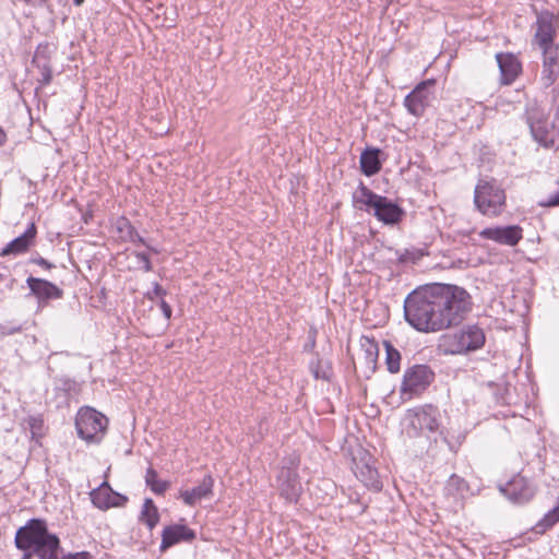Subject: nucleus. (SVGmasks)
<instances>
[{
  "mask_svg": "<svg viewBox=\"0 0 559 559\" xmlns=\"http://www.w3.org/2000/svg\"><path fill=\"white\" fill-rule=\"evenodd\" d=\"M559 522V506L547 512L533 527L536 534H544Z\"/></svg>",
  "mask_w": 559,
  "mask_h": 559,
  "instance_id": "bb28decb",
  "label": "nucleus"
},
{
  "mask_svg": "<svg viewBox=\"0 0 559 559\" xmlns=\"http://www.w3.org/2000/svg\"><path fill=\"white\" fill-rule=\"evenodd\" d=\"M118 229L121 233L126 231L131 242L142 243L146 246L144 238L139 235L136 229L131 225V223L127 218L122 217L118 221Z\"/></svg>",
  "mask_w": 559,
  "mask_h": 559,
  "instance_id": "c85d7f7f",
  "label": "nucleus"
},
{
  "mask_svg": "<svg viewBox=\"0 0 559 559\" xmlns=\"http://www.w3.org/2000/svg\"><path fill=\"white\" fill-rule=\"evenodd\" d=\"M26 3L31 4V5H34V7H37V5H43L44 3H46L48 0H24Z\"/></svg>",
  "mask_w": 559,
  "mask_h": 559,
  "instance_id": "a19ab883",
  "label": "nucleus"
},
{
  "mask_svg": "<svg viewBox=\"0 0 559 559\" xmlns=\"http://www.w3.org/2000/svg\"><path fill=\"white\" fill-rule=\"evenodd\" d=\"M354 201L365 205L367 212H371L374 217L384 225H397L405 216L404 209L391 199L380 195L362 182L359 183L354 193Z\"/></svg>",
  "mask_w": 559,
  "mask_h": 559,
  "instance_id": "7ed1b4c3",
  "label": "nucleus"
},
{
  "mask_svg": "<svg viewBox=\"0 0 559 559\" xmlns=\"http://www.w3.org/2000/svg\"><path fill=\"white\" fill-rule=\"evenodd\" d=\"M557 17L549 11L537 14L535 40L538 46L554 44Z\"/></svg>",
  "mask_w": 559,
  "mask_h": 559,
  "instance_id": "dca6fc26",
  "label": "nucleus"
},
{
  "mask_svg": "<svg viewBox=\"0 0 559 559\" xmlns=\"http://www.w3.org/2000/svg\"><path fill=\"white\" fill-rule=\"evenodd\" d=\"M91 500L96 508L107 510L109 508L124 506L128 498L114 491L109 484L104 481L98 488L91 492Z\"/></svg>",
  "mask_w": 559,
  "mask_h": 559,
  "instance_id": "ddd939ff",
  "label": "nucleus"
},
{
  "mask_svg": "<svg viewBox=\"0 0 559 559\" xmlns=\"http://www.w3.org/2000/svg\"><path fill=\"white\" fill-rule=\"evenodd\" d=\"M411 425L415 429L436 432L440 427V413L437 407L426 405L414 413Z\"/></svg>",
  "mask_w": 559,
  "mask_h": 559,
  "instance_id": "f3484780",
  "label": "nucleus"
},
{
  "mask_svg": "<svg viewBox=\"0 0 559 559\" xmlns=\"http://www.w3.org/2000/svg\"><path fill=\"white\" fill-rule=\"evenodd\" d=\"M361 350L364 353V359L366 364L372 369H376L377 359L379 355V347L378 344L369 338V337H362L360 341Z\"/></svg>",
  "mask_w": 559,
  "mask_h": 559,
  "instance_id": "5701e85b",
  "label": "nucleus"
},
{
  "mask_svg": "<svg viewBox=\"0 0 559 559\" xmlns=\"http://www.w3.org/2000/svg\"><path fill=\"white\" fill-rule=\"evenodd\" d=\"M14 544L19 550L33 549L38 559H58L60 539L43 519L33 518L17 528Z\"/></svg>",
  "mask_w": 559,
  "mask_h": 559,
  "instance_id": "f03ea898",
  "label": "nucleus"
},
{
  "mask_svg": "<svg viewBox=\"0 0 559 559\" xmlns=\"http://www.w3.org/2000/svg\"><path fill=\"white\" fill-rule=\"evenodd\" d=\"M276 481L281 496L289 502H297L302 489L297 469L282 467Z\"/></svg>",
  "mask_w": 559,
  "mask_h": 559,
  "instance_id": "f8f14e48",
  "label": "nucleus"
},
{
  "mask_svg": "<svg viewBox=\"0 0 559 559\" xmlns=\"http://www.w3.org/2000/svg\"><path fill=\"white\" fill-rule=\"evenodd\" d=\"M451 480H452V481H456V483H459V481H461V478H460V477H457L456 475H452V476H451Z\"/></svg>",
  "mask_w": 559,
  "mask_h": 559,
  "instance_id": "37998d69",
  "label": "nucleus"
},
{
  "mask_svg": "<svg viewBox=\"0 0 559 559\" xmlns=\"http://www.w3.org/2000/svg\"><path fill=\"white\" fill-rule=\"evenodd\" d=\"M381 150L378 147H366L359 158L360 170L367 176L371 177L378 174L381 170L382 163L380 160Z\"/></svg>",
  "mask_w": 559,
  "mask_h": 559,
  "instance_id": "412c9836",
  "label": "nucleus"
},
{
  "mask_svg": "<svg viewBox=\"0 0 559 559\" xmlns=\"http://www.w3.org/2000/svg\"><path fill=\"white\" fill-rule=\"evenodd\" d=\"M141 521L144 522L150 530H153L159 521L158 510L151 498L145 499L143 503Z\"/></svg>",
  "mask_w": 559,
  "mask_h": 559,
  "instance_id": "b1692460",
  "label": "nucleus"
},
{
  "mask_svg": "<svg viewBox=\"0 0 559 559\" xmlns=\"http://www.w3.org/2000/svg\"><path fill=\"white\" fill-rule=\"evenodd\" d=\"M383 345L385 347V365L388 371L391 373H396L401 369V354L400 352L389 342L384 341Z\"/></svg>",
  "mask_w": 559,
  "mask_h": 559,
  "instance_id": "393cba45",
  "label": "nucleus"
},
{
  "mask_svg": "<svg viewBox=\"0 0 559 559\" xmlns=\"http://www.w3.org/2000/svg\"><path fill=\"white\" fill-rule=\"evenodd\" d=\"M485 343V331L478 324H465L440 338V346L450 355H467L483 348Z\"/></svg>",
  "mask_w": 559,
  "mask_h": 559,
  "instance_id": "20e7f679",
  "label": "nucleus"
},
{
  "mask_svg": "<svg viewBox=\"0 0 559 559\" xmlns=\"http://www.w3.org/2000/svg\"><path fill=\"white\" fill-rule=\"evenodd\" d=\"M435 85L433 80H427L419 83L404 99V106L407 111L415 117L424 115L425 109L432 99L431 88Z\"/></svg>",
  "mask_w": 559,
  "mask_h": 559,
  "instance_id": "1a4fd4ad",
  "label": "nucleus"
},
{
  "mask_svg": "<svg viewBox=\"0 0 559 559\" xmlns=\"http://www.w3.org/2000/svg\"><path fill=\"white\" fill-rule=\"evenodd\" d=\"M314 377H316V378H319V377H320V374H319V371H318V370L314 372Z\"/></svg>",
  "mask_w": 559,
  "mask_h": 559,
  "instance_id": "a18cd8bd",
  "label": "nucleus"
},
{
  "mask_svg": "<svg viewBox=\"0 0 559 559\" xmlns=\"http://www.w3.org/2000/svg\"><path fill=\"white\" fill-rule=\"evenodd\" d=\"M26 284L31 293L39 300V302L50 299H59L63 296L61 288L44 278L28 276L26 278Z\"/></svg>",
  "mask_w": 559,
  "mask_h": 559,
  "instance_id": "2eb2a0df",
  "label": "nucleus"
},
{
  "mask_svg": "<svg viewBox=\"0 0 559 559\" xmlns=\"http://www.w3.org/2000/svg\"><path fill=\"white\" fill-rule=\"evenodd\" d=\"M214 479L211 475H205L202 481L192 489L181 490L180 498L189 506H195L201 499L213 495Z\"/></svg>",
  "mask_w": 559,
  "mask_h": 559,
  "instance_id": "6ab92c4d",
  "label": "nucleus"
},
{
  "mask_svg": "<svg viewBox=\"0 0 559 559\" xmlns=\"http://www.w3.org/2000/svg\"><path fill=\"white\" fill-rule=\"evenodd\" d=\"M145 483L146 486L156 495H163L169 487V483L159 479L157 472L152 467L146 469Z\"/></svg>",
  "mask_w": 559,
  "mask_h": 559,
  "instance_id": "a878e982",
  "label": "nucleus"
},
{
  "mask_svg": "<svg viewBox=\"0 0 559 559\" xmlns=\"http://www.w3.org/2000/svg\"><path fill=\"white\" fill-rule=\"evenodd\" d=\"M22 331V326L20 324H14L12 322H7L0 325V335L9 336L15 333H20Z\"/></svg>",
  "mask_w": 559,
  "mask_h": 559,
  "instance_id": "72a5a7b5",
  "label": "nucleus"
},
{
  "mask_svg": "<svg viewBox=\"0 0 559 559\" xmlns=\"http://www.w3.org/2000/svg\"><path fill=\"white\" fill-rule=\"evenodd\" d=\"M23 551V555H22V558L21 559H32L35 554V551L33 549H26V550H22Z\"/></svg>",
  "mask_w": 559,
  "mask_h": 559,
  "instance_id": "ea45409f",
  "label": "nucleus"
},
{
  "mask_svg": "<svg viewBox=\"0 0 559 559\" xmlns=\"http://www.w3.org/2000/svg\"><path fill=\"white\" fill-rule=\"evenodd\" d=\"M500 491L510 501L522 504L528 502L534 497L535 487L527 478L519 474L500 486Z\"/></svg>",
  "mask_w": 559,
  "mask_h": 559,
  "instance_id": "9d476101",
  "label": "nucleus"
},
{
  "mask_svg": "<svg viewBox=\"0 0 559 559\" xmlns=\"http://www.w3.org/2000/svg\"><path fill=\"white\" fill-rule=\"evenodd\" d=\"M472 305L471 295L463 287L431 283L406 296L404 317L419 332H439L459 325L471 312Z\"/></svg>",
  "mask_w": 559,
  "mask_h": 559,
  "instance_id": "f257e3e1",
  "label": "nucleus"
},
{
  "mask_svg": "<svg viewBox=\"0 0 559 559\" xmlns=\"http://www.w3.org/2000/svg\"><path fill=\"white\" fill-rule=\"evenodd\" d=\"M135 258L145 272L152 271V263L150 257L145 252H136Z\"/></svg>",
  "mask_w": 559,
  "mask_h": 559,
  "instance_id": "f704fd0d",
  "label": "nucleus"
},
{
  "mask_svg": "<svg viewBox=\"0 0 559 559\" xmlns=\"http://www.w3.org/2000/svg\"><path fill=\"white\" fill-rule=\"evenodd\" d=\"M159 307H160V310H162L165 319L167 321H169L171 318V314H173V309H171L170 305L168 302H166L164 299H160Z\"/></svg>",
  "mask_w": 559,
  "mask_h": 559,
  "instance_id": "4c0bfd02",
  "label": "nucleus"
},
{
  "mask_svg": "<svg viewBox=\"0 0 559 559\" xmlns=\"http://www.w3.org/2000/svg\"><path fill=\"white\" fill-rule=\"evenodd\" d=\"M51 52V46L48 43L39 44L35 50L33 59L50 60Z\"/></svg>",
  "mask_w": 559,
  "mask_h": 559,
  "instance_id": "473e14b6",
  "label": "nucleus"
},
{
  "mask_svg": "<svg viewBox=\"0 0 559 559\" xmlns=\"http://www.w3.org/2000/svg\"><path fill=\"white\" fill-rule=\"evenodd\" d=\"M32 262L47 270L53 267V264L43 257L34 258L32 259Z\"/></svg>",
  "mask_w": 559,
  "mask_h": 559,
  "instance_id": "58836bf2",
  "label": "nucleus"
},
{
  "mask_svg": "<svg viewBox=\"0 0 559 559\" xmlns=\"http://www.w3.org/2000/svg\"><path fill=\"white\" fill-rule=\"evenodd\" d=\"M166 290L158 284V283H154V288L152 292H147L146 293V297L150 299V300H154L155 297H164L166 295Z\"/></svg>",
  "mask_w": 559,
  "mask_h": 559,
  "instance_id": "c9c22d12",
  "label": "nucleus"
},
{
  "mask_svg": "<svg viewBox=\"0 0 559 559\" xmlns=\"http://www.w3.org/2000/svg\"><path fill=\"white\" fill-rule=\"evenodd\" d=\"M496 60L500 70L501 83L504 85L513 83L522 70L518 58L510 52H498Z\"/></svg>",
  "mask_w": 559,
  "mask_h": 559,
  "instance_id": "a211bd4d",
  "label": "nucleus"
},
{
  "mask_svg": "<svg viewBox=\"0 0 559 559\" xmlns=\"http://www.w3.org/2000/svg\"><path fill=\"white\" fill-rule=\"evenodd\" d=\"M34 66L39 70L40 78L38 79V82L45 86L50 84L52 80V69L50 60H37L33 59Z\"/></svg>",
  "mask_w": 559,
  "mask_h": 559,
  "instance_id": "cd10ccee",
  "label": "nucleus"
},
{
  "mask_svg": "<svg viewBox=\"0 0 559 559\" xmlns=\"http://www.w3.org/2000/svg\"><path fill=\"white\" fill-rule=\"evenodd\" d=\"M195 532L185 524H173L166 526L162 532L160 551H165L181 542H192Z\"/></svg>",
  "mask_w": 559,
  "mask_h": 559,
  "instance_id": "4468645a",
  "label": "nucleus"
},
{
  "mask_svg": "<svg viewBox=\"0 0 559 559\" xmlns=\"http://www.w3.org/2000/svg\"><path fill=\"white\" fill-rule=\"evenodd\" d=\"M7 142V133L4 130L0 127V146L4 145Z\"/></svg>",
  "mask_w": 559,
  "mask_h": 559,
  "instance_id": "79ce46f5",
  "label": "nucleus"
},
{
  "mask_svg": "<svg viewBox=\"0 0 559 559\" xmlns=\"http://www.w3.org/2000/svg\"><path fill=\"white\" fill-rule=\"evenodd\" d=\"M474 203L477 210L490 217H496L503 212L506 193L496 181L480 180L475 187Z\"/></svg>",
  "mask_w": 559,
  "mask_h": 559,
  "instance_id": "0eeeda50",
  "label": "nucleus"
},
{
  "mask_svg": "<svg viewBox=\"0 0 559 559\" xmlns=\"http://www.w3.org/2000/svg\"><path fill=\"white\" fill-rule=\"evenodd\" d=\"M73 1H74L75 5H81L84 2V0H73Z\"/></svg>",
  "mask_w": 559,
  "mask_h": 559,
  "instance_id": "c03bdc74",
  "label": "nucleus"
},
{
  "mask_svg": "<svg viewBox=\"0 0 559 559\" xmlns=\"http://www.w3.org/2000/svg\"><path fill=\"white\" fill-rule=\"evenodd\" d=\"M426 254H428V252L425 251L424 249H418V248L405 249L399 255V261L402 263H408V262L416 263Z\"/></svg>",
  "mask_w": 559,
  "mask_h": 559,
  "instance_id": "2f4dec72",
  "label": "nucleus"
},
{
  "mask_svg": "<svg viewBox=\"0 0 559 559\" xmlns=\"http://www.w3.org/2000/svg\"><path fill=\"white\" fill-rule=\"evenodd\" d=\"M108 419L96 409L81 407L75 417L78 436L87 443H99L106 432Z\"/></svg>",
  "mask_w": 559,
  "mask_h": 559,
  "instance_id": "423d86ee",
  "label": "nucleus"
},
{
  "mask_svg": "<svg viewBox=\"0 0 559 559\" xmlns=\"http://www.w3.org/2000/svg\"><path fill=\"white\" fill-rule=\"evenodd\" d=\"M559 76V66L543 63L540 80L545 87L551 86Z\"/></svg>",
  "mask_w": 559,
  "mask_h": 559,
  "instance_id": "c756f323",
  "label": "nucleus"
},
{
  "mask_svg": "<svg viewBox=\"0 0 559 559\" xmlns=\"http://www.w3.org/2000/svg\"><path fill=\"white\" fill-rule=\"evenodd\" d=\"M435 380V372L427 365H414L407 368L401 384V395L408 399L421 394Z\"/></svg>",
  "mask_w": 559,
  "mask_h": 559,
  "instance_id": "6e6552de",
  "label": "nucleus"
},
{
  "mask_svg": "<svg viewBox=\"0 0 559 559\" xmlns=\"http://www.w3.org/2000/svg\"><path fill=\"white\" fill-rule=\"evenodd\" d=\"M525 117L534 140L546 148L552 147L559 135V120L550 122L544 108L536 103L527 106Z\"/></svg>",
  "mask_w": 559,
  "mask_h": 559,
  "instance_id": "39448f33",
  "label": "nucleus"
},
{
  "mask_svg": "<svg viewBox=\"0 0 559 559\" xmlns=\"http://www.w3.org/2000/svg\"><path fill=\"white\" fill-rule=\"evenodd\" d=\"M479 237L502 246L514 247L523 238V228L519 225L487 227L479 231Z\"/></svg>",
  "mask_w": 559,
  "mask_h": 559,
  "instance_id": "9b49d317",
  "label": "nucleus"
},
{
  "mask_svg": "<svg viewBox=\"0 0 559 559\" xmlns=\"http://www.w3.org/2000/svg\"><path fill=\"white\" fill-rule=\"evenodd\" d=\"M543 50V63L559 66V46L555 44L539 46Z\"/></svg>",
  "mask_w": 559,
  "mask_h": 559,
  "instance_id": "7c9ffc66",
  "label": "nucleus"
},
{
  "mask_svg": "<svg viewBox=\"0 0 559 559\" xmlns=\"http://www.w3.org/2000/svg\"><path fill=\"white\" fill-rule=\"evenodd\" d=\"M355 474L365 484V486L373 490L381 489L382 483L379 479L378 471L370 466L369 463H365L362 466L356 464Z\"/></svg>",
  "mask_w": 559,
  "mask_h": 559,
  "instance_id": "4be33fe9",
  "label": "nucleus"
},
{
  "mask_svg": "<svg viewBox=\"0 0 559 559\" xmlns=\"http://www.w3.org/2000/svg\"><path fill=\"white\" fill-rule=\"evenodd\" d=\"M28 425L31 427L33 436H35L43 428V419L38 417H31L28 419Z\"/></svg>",
  "mask_w": 559,
  "mask_h": 559,
  "instance_id": "e433bc0d",
  "label": "nucleus"
},
{
  "mask_svg": "<svg viewBox=\"0 0 559 559\" xmlns=\"http://www.w3.org/2000/svg\"><path fill=\"white\" fill-rule=\"evenodd\" d=\"M37 234L34 223L29 224L26 230L19 237L11 240L1 252V255L21 254L28 250Z\"/></svg>",
  "mask_w": 559,
  "mask_h": 559,
  "instance_id": "aec40b11",
  "label": "nucleus"
}]
</instances>
